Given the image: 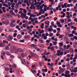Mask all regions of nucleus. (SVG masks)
Wrapping results in <instances>:
<instances>
[{"mask_svg":"<svg viewBox=\"0 0 77 77\" xmlns=\"http://www.w3.org/2000/svg\"><path fill=\"white\" fill-rule=\"evenodd\" d=\"M16 22V20L14 19H13L11 20V23H15Z\"/></svg>","mask_w":77,"mask_h":77,"instance_id":"f704fd0d","label":"nucleus"},{"mask_svg":"<svg viewBox=\"0 0 77 77\" xmlns=\"http://www.w3.org/2000/svg\"><path fill=\"white\" fill-rule=\"evenodd\" d=\"M42 15V12H39V13H38L37 14V16L38 17V16H39V15Z\"/></svg>","mask_w":77,"mask_h":77,"instance_id":"c85d7f7f","label":"nucleus"},{"mask_svg":"<svg viewBox=\"0 0 77 77\" xmlns=\"http://www.w3.org/2000/svg\"><path fill=\"white\" fill-rule=\"evenodd\" d=\"M21 56L22 57H26V56H27V53H22Z\"/></svg>","mask_w":77,"mask_h":77,"instance_id":"1a4fd4ad","label":"nucleus"},{"mask_svg":"<svg viewBox=\"0 0 77 77\" xmlns=\"http://www.w3.org/2000/svg\"><path fill=\"white\" fill-rule=\"evenodd\" d=\"M10 49L12 51H15V50L16 49V48L15 46H11L10 48Z\"/></svg>","mask_w":77,"mask_h":77,"instance_id":"9d476101","label":"nucleus"},{"mask_svg":"<svg viewBox=\"0 0 77 77\" xmlns=\"http://www.w3.org/2000/svg\"><path fill=\"white\" fill-rule=\"evenodd\" d=\"M40 47H41V48H44V45H41L39 46Z\"/></svg>","mask_w":77,"mask_h":77,"instance_id":"8fccbe9b","label":"nucleus"},{"mask_svg":"<svg viewBox=\"0 0 77 77\" xmlns=\"http://www.w3.org/2000/svg\"><path fill=\"white\" fill-rule=\"evenodd\" d=\"M61 21L62 23H64V22H65V20L63 19H62L61 20Z\"/></svg>","mask_w":77,"mask_h":77,"instance_id":"e2e57ef3","label":"nucleus"},{"mask_svg":"<svg viewBox=\"0 0 77 77\" xmlns=\"http://www.w3.org/2000/svg\"><path fill=\"white\" fill-rule=\"evenodd\" d=\"M6 54L8 55H11V53L8 51H7Z\"/></svg>","mask_w":77,"mask_h":77,"instance_id":"de8ad7c7","label":"nucleus"},{"mask_svg":"<svg viewBox=\"0 0 77 77\" xmlns=\"http://www.w3.org/2000/svg\"><path fill=\"white\" fill-rule=\"evenodd\" d=\"M66 66H67V68L68 69H69L70 67V65H69V64H67L66 65Z\"/></svg>","mask_w":77,"mask_h":77,"instance_id":"c9c22d12","label":"nucleus"},{"mask_svg":"<svg viewBox=\"0 0 77 77\" xmlns=\"http://www.w3.org/2000/svg\"><path fill=\"white\" fill-rule=\"evenodd\" d=\"M5 46V45L3 44L2 42L0 44V47H4Z\"/></svg>","mask_w":77,"mask_h":77,"instance_id":"6ab92c4d","label":"nucleus"},{"mask_svg":"<svg viewBox=\"0 0 77 77\" xmlns=\"http://www.w3.org/2000/svg\"><path fill=\"white\" fill-rule=\"evenodd\" d=\"M57 52L58 53H57L56 55L58 56H60V55H62L63 54V51H60V50H58Z\"/></svg>","mask_w":77,"mask_h":77,"instance_id":"f03ea898","label":"nucleus"},{"mask_svg":"<svg viewBox=\"0 0 77 77\" xmlns=\"http://www.w3.org/2000/svg\"><path fill=\"white\" fill-rule=\"evenodd\" d=\"M60 70L58 72L59 74H61V73H63L65 71V69L64 68H62V67L60 66L59 67Z\"/></svg>","mask_w":77,"mask_h":77,"instance_id":"f257e3e1","label":"nucleus"},{"mask_svg":"<svg viewBox=\"0 0 77 77\" xmlns=\"http://www.w3.org/2000/svg\"><path fill=\"white\" fill-rule=\"evenodd\" d=\"M56 57V54H54L52 56V58L53 59H55Z\"/></svg>","mask_w":77,"mask_h":77,"instance_id":"a878e982","label":"nucleus"},{"mask_svg":"<svg viewBox=\"0 0 77 77\" xmlns=\"http://www.w3.org/2000/svg\"><path fill=\"white\" fill-rule=\"evenodd\" d=\"M63 15L61 16V18H64L65 16V15H66V14H65V13H64Z\"/></svg>","mask_w":77,"mask_h":77,"instance_id":"cd10ccee","label":"nucleus"},{"mask_svg":"<svg viewBox=\"0 0 77 77\" xmlns=\"http://www.w3.org/2000/svg\"><path fill=\"white\" fill-rule=\"evenodd\" d=\"M73 38L75 39H76V40H77V36H74L73 37Z\"/></svg>","mask_w":77,"mask_h":77,"instance_id":"13d9d810","label":"nucleus"},{"mask_svg":"<svg viewBox=\"0 0 77 77\" xmlns=\"http://www.w3.org/2000/svg\"><path fill=\"white\" fill-rule=\"evenodd\" d=\"M63 37V35H60V36L59 37V38H62Z\"/></svg>","mask_w":77,"mask_h":77,"instance_id":"680f3d73","label":"nucleus"},{"mask_svg":"<svg viewBox=\"0 0 77 77\" xmlns=\"http://www.w3.org/2000/svg\"><path fill=\"white\" fill-rule=\"evenodd\" d=\"M44 32V30H42L39 33H43Z\"/></svg>","mask_w":77,"mask_h":77,"instance_id":"5fc2aeb1","label":"nucleus"},{"mask_svg":"<svg viewBox=\"0 0 77 77\" xmlns=\"http://www.w3.org/2000/svg\"><path fill=\"white\" fill-rule=\"evenodd\" d=\"M60 24V23L58 21H57V25H59Z\"/></svg>","mask_w":77,"mask_h":77,"instance_id":"09e8293b","label":"nucleus"},{"mask_svg":"<svg viewBox=\"0 0 77 77\" xmlns=\"http://www.w3.org/2000/svg\"><path fill=\"white\" fill-rule=\"evenodd\" d=\"M51 26H54V21H52L51 23Z\"/></svg>","mask_w":77,"mask_h":77,"instance_id":"3c124183","label":"nucleus"},{"mask_svg":"<svg viewBox=\"0 0 77 77\" xmlns=\"http://www.w3.org/2000/svg\"><path fill=\"white\" fill-rule=\"evenodd\" d=\"M70 60V59H69V58H67L66 59V60L67 62H68V61H69Z\"/></svg>","mask_w":77,"mask_h":77,"instance_id":"052dcab7","label":"nucleus"},{"mask_svg":"<svg viewBox=\"0 0 77 77\" xmlns=\"http://www.w3.org/2000/svg\"><path fill=\"white\" fill-rule=\"evenodd\" d=\"M53 34L52 33H51L49 34V36L51 37V36H53Z\"/></svg>","mask_w":77,"mask_h":77,"instance_id":"ea45409f","label":"nucleus"},{"mask_svg":"<svg viewBox=\"0 0 77 77\" xmlns=\"http://www.w3.org/2000/svg\"><path fill=\"white\" fill-rule=\"evenodd\" d=\"M28 54H31V55L32 54V51H28Z\"/></svg>","mask_w":77,"mask_h":77,"instance_id":"79ce46f5","label":"nucleus"},{"mask_svg":"<svg viewBox=\"0 0 77 77\" xmlns=\"http://www.w3.org/2000/svg\"><path fill=\"white\" fill-rule=\"evenodd\" d=\"M27 14H24V13L21 14V17L22 18H25Z\"/></svg>","mask_w":77,"mask_h":77,"instance_id":"9b49d317","label":"nucleus"},{"mask_svg":"<svg viewBox=\"0 0 77 77\" xmlns=\"http://www.w3.org/2000/svg\"><path fill=\"white\" fill-rule=\"evenodd\" d=\"M62 5H63V4L62 3H60L58 6V8H61V6H62Z\"/></svg>","mask_w":77,"mask_h":77,"instance_id":"5701e85b","label":"nucleus"},{"mask_svg":"<svg viewBox=\"0 0 77 77\" xmlns=\"http://www.w3.org/2000/svg\"><path fill=\"white\" fill-rule=\"evenodd\" d=\"M38 73H37V76H39L40 75L39 74H41V70H39L38 71Z\"/></svg>","mask_w":77,"mask_h":77,"instance_id":"2f4dec72","label":"nucleus"},{"mask_svg":"<svg viewBox=\"0 0 77 77\" xmlns=\"http://www.w3.org/2000/svg\"><path fill=\"white\" fill-rule=\"evenodd\" d=\"M67 5V3H65L63 5H62V8H67V6H66Z\"/></svg>","mask_w":77,"mask_h":77,"instance_id":"0eeeda50","label":"nucleus"},{"mask_svg":"<svg viewBox=\"0 0 77 77\" xmlns=\"http://www.w3.org/2000/svg\"><path fill=\"white\" fill-rule=\"evenodd\" d=\"M65 73L66 74H69V71L68 70H66V71Z\"/></svg>","mask_w":77,"mask_h":77,"instance_id":"4c0bfd02","label":"nucleus"},{"mask_svg":"<svg viewBox=\"0 0 77 77\" xmlns=\"http://www.w3.org/2000/svg\"><path fill=\"white\" fill-rule=\"evenodd\" d=\"M29 47H33V48H35V47H36V45L35 44H31L29 45Z\"/></svg>","mask_w":77,"mask_h":77,"instance_id":"ddd939ff","label":"nucleus"},{"mask_svg":"<svg viewBox=\"0 0 77 77\" xmlns=\"http://www.w3.org/2000/svg\"><path fill=\"white\" fill-rule=\"evenodd\" d=\"M70 47H71V45H67L66 49L68 50V49H69V48H70Z\"/></svg>","mask_w":77,"mask_h":77,"instance_id":"c756f323","label":"nucleus"},{"mask_svg":"<svg viewBox=\"0 0 77 77\" xmlns=\"http://www.w3.org/2000/svg\"><path fill=\"white\" fill-rule=\"evenodd\" d=\"M68 37L71 38V37H73L74 36V34H69L68 35Z\"/></svg>","mask_w":77,"mask_h":77,"instance_id":"dca6fc26","label":"nucleus"},{"mask_svg":"<svg viewBox=\"0 0 77 77\" xmlns=\"http://www.w3.org/2000/svg\"><path fill=\"white\" fill-rule=\"evenodd\" d=\"M29 8L31 9H35L36 6H34V4H32L30 7Z\"/></svg>","mask_w":77,"mask_h":77,"instance_id":"423d86ee","label":"nucleus"},{"mask_svg":"<svg viewBox=\"0 0 77 77\" xmlns=\"http://www.w3.org/2000/svg\"><path fill=\"white\" fill-rule=\"evenodd\" d=\"M2 54L3 55V56H5L6 54V53L5 52H3L2 53Z\"/></svg>","mask_w":77,"mask_h":77,"instance_id":"338daca9","label":"nucleus"},{"mask_svg":"<svg viewBox=\"0 0 77 77\" xmlns=\"http://www.w3.org/2000/svg\"><path fill=\"white\" fill-rule=\"evenodd\" d=\"M8 4L9 6H10L11 5V2H8Z\"/></svg>","mask_w":77,"mask_h":77,"instance_id":"4d7b16f0","label":"nucleus"},{"mask_svg":"<svg viewBox=\"0 0 77 77\" xmlns=\"http://www.w3.org/2000/svg\"><path fill=\"white\" fill-rule=\"evenodd\" d=\"M10 26L11 27H15V24L13 23H10Z\"/></svg>","mask_w":77,"mask_h":77,"instance_id":"412c9836","label":"nucleus"},{"mask_svg":"<svg viewBox=\"0 0 77 77\" xmlns=\"http://www.w3.org/2000/svg\"><path fill=\"white\" fill-rule=\"evenodd\" d=\"M42 55L43 56H44V55H47V51H45L42 53Z\"/></svg>","mask_w":77,"mask_h":77,"instance_id":"393cba45","label":"nucleus"},{"mask_svg":"<svg viewBox=\"0 0 77 77\" xmlns=\"http://www.w3.org/2000/svg\"><path fill=\"white\" fill-rule=\"evenodd\" d=\"M32 72H35V74L36 73V70L34 69H31Z\"/></svg>","mask_w":77,"mask_h":77,"instance_id":"4be33fe9","label":"nucleus"},{"mask_svg":"<svg viewBox=\"0 0 77 77\" xmlns=\"http://www.w3.org/2000/svg\"><path fill=\"white\" fill-rule=\"evenodd\" d=\"M19 51V52H23V50L21 49L17 48L15 51V53L16 54H17Z\"/></svg>","mask_w":77,"mask_h":77,"instance_id":"7ed1b4c3","label":"nucleus"},{"mask_svg":"<svg viewBox=\"0 0 77 77\" xmlns=\"http://www.w3.org/2000/svg\"><path fill=\"white\" fill-rule=\"evenodd\" d=\"M3 42L4 44H8V42L5 40H3Z\"/></svg>","mask_w":77,"mask_h":77,"instance_id":"bb28decb","label":"nucleus"},{"mask_svg":"<svg viewBox=\"0 0 77 77\" xmlns=\"http://www.w3.org/2000/svg\"><path fill=\"white\" fill-rule=\"evenodd\" d=\"M51 51H54V47H51Z\"/></svg>","mask_w":77,"mask_h":77,"instance_id":"c03bdc74","label":"nucleus"},{"mask_svg":"<svg viewBox=\"0 0 77 77\" xmlns=\"http://www.w3.org/2000/svg\"><path fill=\"white\" fill-rule=\"evenodd\" d=\"M14 12L15 13H17L18 12V9H16L15 10Z\"/></svg>","mask_w":77,"mask_h":77,"instance_id":"0e129e2a","label":"nucleus"},{"mask_svg":"<svg viewBox=\"0 0 77 77\" xmlns=\"http://www.w3.org/2000/svg\"><path fill=\"white\" fill-rule=\"evenodd\" d=\"M36 17V15H35L34 14H31L30 15V17L34 18V17Z\"/></svg>","mask_w":77,"mask_h":77,"instance_id":"aec40b11","label":"nucleus"},{"mask_svg":"<svg viewBox=\"0 0 77 77\" xmlns=\"http://www.w3.org/2000/svg\"><path fill=\"white\" fill-rule=\"evenodd\" d=\"M5 71H9V69L8 68L6 67L5 68Z\"/></svg>","mask_w":77,"mask_h":77,"instance_id":"e433bc0d","label":"nucleus"},{"mask_svg":"<svg viewBox=\"0 0 77 77\" xmlns=\"http://www.w3.org/2000/svg\"><path fill=\"white\" fill-rule=\"evenodd\" d=\"M74 21L77 23V18H75L74 19Z\"/></svg>","mask_w":77,"mask_h":77,"instance_id":"774afa93","label":"nucleus"},{"mask_svg":"<svg viewBox=\"0 0 77 77\" xmlns=\"http://www.w3.org/2000/svg\"><path fill=\"white\" fill-rule=\"evenodd\" d=\"M39 42L41 44H42V43H44V40H42V39H39Z\"/></svg>","mask_w":77,"mask_h":77,"instance_id":"b1692460","label":"nucleus"},{"mask_svg":"<svg viewBox=\"0 0 77 77\" xmlns=\"http://www.w3.org/2000/svg\"><path fill=\"white\" fill-rule=\"evenodd\" d=\"M17 33H14L13 36L14 38H15L17 36Z\"/></svg>","mask_w":77,"mask_h":77,"instance_id":"58836bf2","label":"nucleus"},{"mask_svg":"<svg viewBox=\"0 0 77 77\" xmlns=\"http://www.w3.org/2000/svg\"><path fill=\"white\" fill-rule=\"evenodd\" d=\"M4 24H5L6 25H8L9 24V21L8 20H7L5 21H3L2 22Z\"/></svg>","mask_w":77,"mask_h":77,"instance_id":"39448f33","label":"nucleus"},{"mask_svg":"<svg viewBox=\"0 0 77 77\" xmlns=\"http://www.w3.org/2000/svg\"><path fill=\"white\" fill-rule=\"evenodd\" d=\"M52 43H53L54 45H57V42L52 41Z\"/></svg>","mask_w":77,"mask_h":77,"instance_id":"72a5a7b5","label":"nucleus"},{"mask_svg":"<svg viewBox=\"0 0 77 77\" xmlns=\"http://www.w3.org/2000/svg\"><path fill=\"white\" fill-rule=\"evenodd\" d=\"M23 13L25 14H26L27 13V10L26 9H23Z\"/></svg>","mask_w":77,"mask_h":77,"instance_id":"a18cd8bd","label":"nucleus"},{"mask_svg":"<svg viewBox=\"0 0 77 77\" xmlns=\"http://www.w3.org/2000/svg\"><path fill=\"white\" fill-rule=\"evenodd\" d=\"M45 24H47V25H48V26H49V25H50V21L48 20L45 21Z\"/></svg>","mask_w":77,"mask_h":77,"instance_id":"2eb2a0df","label":"nucleus"},{"mask_svg":"<svg viewBox=\"0 0 77 77\" xmlns=\"http://www.w3.org/2000/svg\"><path fill=\"white\" fill-rule=\"evenodd\" d=\"M76 32V31L74 30H73L72 32V34H75V33Z\"/></svg>","mask_w":77,"mask_h":77,"instance_id":"49530a36","label":"nucleus"},{"mask_svg":"<svg viewBox=\"0 0 77 77\" xmlns=\"http://www.w3.org/2000/svg\"><path fill=\"white\" fill-rule=\"evenodd\" d=\"M24 38L25 39H29L30 37L29 35H26L24 36Z\"/></svg>","mask_w":77,"mask_h":77,"instance_id":"6e6552de","label":"nucleus"},{"mask_svg":"<svg viewBox=\"0 0 77 77\" xmlns=\"http://www.w3.org/2000/svg\"><path fill=\"white\" fill-rule=\"evenodd\" d=\"M53 30V28H49L48 29V31H49V32H52Z\"/></svg>","mask_w":77,"mask_h":77,"instance_id":"473e14b6","label":"nucleus"},{"mask_svg":"<svg viewBox=\"0 0 77 77\" xmlns=\"http://www.w3.org/2000/svg\"><path fill=\"white\" fill-rule=\"evenodd\" d=\"M77 2V0H74L73 1V3H75Z\"/></svg>","mask_w":77,"mask_h":77,"instance_id":"69168bd1","label":"nucleus"},{"mask_svg":"<svg viewBox=\"0 0 77 77\" xmlns=\"http://www.w3.org/2000/svg\"><path fill=\"white\" fill-rule=\"evenodd\" d=\"M59 44L60 46L61 47H62L63 45V44L62 43H61V42L59 43Z\"/></svg>","mask_w":77,"mask_h":77,"instance_id":"a19ab883","label":"nucleus"},{"mask_svg":"<svg viewBox=\"0 0 77 77\" xmlns=\"http://www.w3.org/2000/svg\"><path fill=\"white\" fill-rule=\"evenodd\" d=\"M21 60L22 63L25 64H26V62L24 59H21Z\"/></svg>","mask_w":77,"mask_h":77,"instance_id":"4468645a","label":"nucleus"},{"mask_svg":"<svg viewBox=\"0 0 77 77\" xmlns=\"http://www.w3.org/2000/svg\"><path fill=\"white\" fill-rule=\"evenodd\" d=\"M13 39V37L11 35H8V41H11Z\"/></svg>","mask_w":77,"mask_h":77,"instance_id":"20e7f679","label":"nucleus"},{"mask_svg":"<svg viewBox=\"0 0 77 77\" xmlns=\"http://www.w3.org/2000/svg\"><path fill=\"white\" fill-rule=\"evenodd\" d=\"M20 42H24V40L20 39L19 40Z\"/></svg>","mask_w":77,"mask_h":77,"instance_id":"37998d69","label":"nucleus"},{"mask_svg":"<svg viewBox=\"0 0 77 77\" xmlns=\"http://www.w3.org/2000/svg\"><path fill=\"white\" fill-rule=\"evenodd\" d=\"M10 69L11 70L9 71L10 73H12V71L11 70H12V67H13V66L12 65H10Z\"/></svg>","mask_w":77,"mask_h":77,"instance_id":"f8f14e48","label":"nucleus"},{"mask_svg":"<svg viewBox=\"0 0 77 77\" xmlns=\"http://www.w3.org/2000/svg\"><path fill=\"white\" fill-rule=\"evenodd\" d=\"M71 72H75H75H77V70H74V69H72L71 70Z\"/></svg>","mask_w":77,"mask_h":77,"instance_id":"7c9ffc66","label":"nucleus"},{"mask_svg":"<svg viewBox=\"0 0 77 77\" xmlns=\"http://www.w3.org/2000/svg\"><path fill=\"white\" fill-rule=\"evenodd\" d=\"M22 37V35L20 34H18L17 35V37L18 39H20L21 37Z\"/></svg>","mask_w":77,"mask_h":77,"instance_id":"a211bd4d","label":"nucleus"},{"mask_svg":"<svg viewBox=\"0 0 77 77\" xmlns=\"http://www.w3.org/2000/svg\"><path fill=\"white\" fill-rule=\"evenodd\" d=\"M43 39L45 40H46L47 39V37L46 36H45L43 37Z\"/></svg>","mask_w":77,"mask_h":77,"instance_id":"bf43d9fd","label":"nucleus"},{"mask_svg":"<svg viewBox=\"0 0 77 77\" xmlns=\"http://www.w3.org/2000/svg\"><path fill=\"white\" fill-rule=\"evenodd\" d=\"M32 55H31V56H30V55L28 56V57H29V59H31V58H32Z\"/></svg>","mask_w":77,"mask_h":77,"instance_id":"6e6d98bb","label":"nucleus"},{"mask_svg":"<svg viewBox=\"0 0 77 77\" xmlns=\"http://www.w3.org/2000/svg\"><path fill=\"white\" fill-rule=\"evenodd\" d=\"M9 46H7L5 47V50H9Z\"/></svg>","mask_w":77,"mask_h":77,"instance_id":"603ef678","label":"nucleus"},{"mask_svg":"<svg viewBox=\"0 0 77 77\" xmlns=\"http://www.w3.org/2000/svg\"><path fill=\"white\" fill-rule=\"evenodd\" d=\"M36 50H37V51H40V49H39V48H36Z\"/></svg>","mask_w":77,"mask_h":77,"instance_id":"864d4df0","label":"nucleus"},{"mask_svg":"<svg viewBox=\"0 0 77 77\" xmlns=\"http://www.w3.org/2000/svg\"><path fill=\"white\" fill-rule=\"evenodd\" d=\"M31 55H32V57H37V56H38V55L33 53Z\"/></svg>","mask_w":77,"mask_h":77,"instance_id":"f3484780","label":"nucleus"}]
</instances>
